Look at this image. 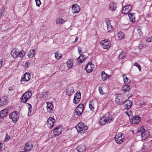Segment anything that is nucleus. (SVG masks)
Returning <instances> with one entry per match:
<instances>
[{"instance_id":"f257e3e1","label":"nucleus","mask_w":152,"mask_h":152,"mask_svg":"<svg viewBox=\"0 0 152 152\" xmlns=\"http://www.w3.org/2000/svg\"><path fill=\"white\" fill-rule=\"evenodd\" d=\"M25 52L23 50L19 51L17 48H14L12 50L11 55L14 58L22 57L25 54Z\"/></svg>"},{"instance_id":"f03ea898","label":"nucleus","mask_w":152,"mask_h":152,"mask_svg":"<svg viewBox=\"0 0 152 152\" xmlns=\"http://www.w3.org/2000/svg\"><path fill=\"white\" fill-rule=\"evenodd\" d=\"M76 128L78 132L83 134L87 131L88 127L84 123L80 122L76 126Z\"/></svg>"},{"instance_id":"7ed1b4c3","label":"nucleus","mask_w":152,"mask_h":152,"mask_svg":"<svg viewBox=\"0 0 152 152\" xmlns=\"http://www.w3.org/2000/svg\"><path fill=\"white\" fill-rule=\"evenodd\" d=\"M138 132L141 133V136L142 140H145L146 138L149 137V132L145 130L143 126L140 127L138 129Z\"/></svg>"},{"instance_id":"20e7f679","label":"nucleus","mask_w":152,"mask_h":152,"mask_svg":"<svg viewBox=\"0 0 152 152\" xmlns=\"http://www.w3.org/2000/svg\"><path fill=\"white\" fill-rule=\"evenodd\" d=\"M100 44L103 49H108L111 46V42L108 39L102 40Z\"/></svg>"},{"instance_id":"39448f33","label":"nucleus","mask_w":152,"mask_h":152,"mask_svg":"<svg viewBox=\"0 0 152 152\" xmlns=\"http://www.w3.org/2000/svg\"><path fill=\"white\" fill-rule=\"evenodd\" d=\"M32 94L31 92L28 91L24 93L20 97L21 102H26L31 97Z\"/></svg>"},{"instance_id":"423d86ee","label":"nucleus","mask_w":152,"mask_h":152,"mask_svg":"<svg viewBox=\"0 0 152 152\" xmlns=\"http://www.w3.org/2000/svg\"><path fill=\"white\" fill-rule=\"evenodd\" d=\"M84 109V105L82 104H79L75 109L76 115L77 116H80L82 114Z\"/></svg>"},{"instance_id":"0eeeda50","label":"nucleus","mask_w":152,"mask_h":152,"mask_svg":"<svg viewBox=\"0 0 152 152\" xmlns=\"http://www.w3.org/2000/svg\"><path fill=\"white\" fill-rule=\"evenodd\" d=\"M9 118L12 120L13 123H16L19 119V115L15 112H12L9 116Z\"/></svg>"},{"instance_id":"6e6552de","label":"nucleus","mask_w":152,"mask_h":152,"mask_svg":"<svg viewBox=\"0 0 152 152\" xmlns=\"http://www.w3.org/2000/svg\"><path fill=\"white\" fill-rule=\"evenodd\" d=\"M55 121V119L54 118L50 117L48 119L47 122V125L48 127L50 129L52 128L54 126Z\"/></svg>"},{"instance_id":"1a4fd4ad","label":"nucleus","mask_w":152,"mask_h":152,"mask_svg":"<svg viewBox=\"0 0 152 152\" xmlns=\"http://www.w3.org/2000/svg\"><path fill=\"white\" fill-rule=\"evenodd\" d=\"M124 138V135L122 134H120L115 136V140L117 143L121 144L123 142Z\"/></svg>"},{"instance_id":"9d476101","label":"nucleus","mask_w":152,"mask_h":152,"mask_svg":"<svg viewBox=\"0 0 152 152\" xmlns=\"http://www.w3.org/2000/svg\"><path fill=\"white\" fill-rule=\"evenodd\" d=\"M81 94L80 92L77 91L75 94L73 99V102L75 104H77L79 103L80 100Z\"/></svg>"},{"instance_id":"9b49d317","label":"nucleus","mask_w":152,"mask_h":152,"mask_svg":"<svg viewBox=\"0 0 152 152\" xmlns=\"http://www.w3.org/2000/svg\"><path fill=\"white\" fill-rule=\"evenodd\" d=\"M62 127L61 126H58L54 128L53 131V136H58L62 132Z\"/></svg>"},{"instance_id":"f8f14e48","label":"nucleus","mask_w":152,"mask_h":152,"mask_svg":"<svg viewBox=\"0 0 152 152\" xmlns=\"http://www.w3.org/2000/svg\"><path fill=\"white\" fill-rule=\"evenodd\" d=\"M95 67L94 65L91 62H89L85 67V69L87 73H89L91 72Z\"/></svg>"},{"instance_id":"ddd939ff","label":"nucleus","mask_w":152,"mask_h":152,"mask_svg":"<svg viewBox=\"0 0 152 152\" xmlns=\"http://www.w3.org/2000/svg\"><path fill=\"white\" fill-rule=\"evenodd\" d=\"M66 65L68 69H72L74 65V60L73 59H68L66 63Z\"/></svg>"},{"instance_id":"4468645a","label":"nucleus","mask_w":152,"mask_h":152,"mask_svg":"<svg viewBox=\"0 0 152 152\" xmlns=\"http://www.w3.org/2000/svg\"><path fill=\"white\" fill-rule=\"evenodd\" d=\"M80 10V6L77 4H73L72 6V11L73 14L79 12Z\"/></svg>"},{"instance_id":"2eb2a0df","label":"nucleus","mask_w":152,"mask_h":152,"mask_svg":"<svg viewBox=\"0 0 152 152\" xmlns=\"http://www.w3.org/2000/svg\"><path fill=\"white\" fill-rule=\"evenodd\" d=\"M101 79L103 81H105L111 77L110 75L107 74L104 71H102L101 74Z\"/></svg>"},{"instance_id":"dca6fc26","label":"nucleus","mask_w":152,"mask_h":152,"mask_svg":"<svg viewBox=\"0 0 152 152\" xmlns=\"http://www.w3.org/2000/svg\"><path fill=\"white\" fill-rule=\"evenodd\" d=\"M141 121L140 117L138 115H135L130 120V122L133 124L139 123Z\"/></svg>"},{"instance_id":"f3484780","label":"nucleus","mask_w":152,"mask_h":152,"mask_svg":"<svg viewBox=\"0 0 152 152\" xmlns=\"http://www.w3.org/2000/svg\"><path fill=\"white\" fill-rule=\"evenodd\" d=\"M132 105V101L127 100L124 103V110L129 109Z\"/></svg>"},{"instance_id":"a211bd4d","label":"nucleus","mask_w":152,"mask_h":152,"mask_svg":"<svg viewBox=\"0 0 152 152\" xmlns=\"http://www.w3.org/2000/svg\"><path fill=\"white\" fill-rule=\"evenodd\" d=\"M46 108L47 111L49 113H52L53 111V106L51 102H47Z\"/></svg>"},{"instance_id":"6ab92c4d","label":"nucleus","mask_w":152,"mask_h":152,"mask_svg":"<svg viewBox=\"0 0 152 152\" xmlns=\"http://www.w3.org/2000/svg\"><path fill=\"white\" fill-rule=\"evenodd\" d=\"M31 76L29 73H26L21 79V81H28L29 80Z\"/></svg>"},{"instance_id":"aec40b11","label":"nucleus","mask_w":152,"mask_h":152,"mask_svg":"<svg viewBox=\"0 0 152 152\" xmlns=\"http://www.w3.org/2000/svg\"><path fill=\"white\" fill-rule=\"evenodd\" d=\"M131 9V6L130 5L124 6L122 10V12L124 14L128 13Z\"/></svg>"},{"instance_id":"412c9836","label":"nucleus","mask_w":152,"mask_h":152,"mask_svg":"<svg viewBox=\"0 0 152 152\" xmlns=\"http://www.w3.org/2000/svg\"><path fill=\"white\" fill-rule=\"evenodd\" d=\"M8 109H4L0 111V118H2L4 117L8 113Z\"/></svg>"},{"instance_id":"4be33fe9","label":"nucleus","mask_w":152,"mask_h":152,"mask_svg":"<svg viewBox=\"0 0 152 152\" xmlns=\"http://www.w3.org/2000/svg\"><path fill=\"white\" fill-rule=\"evenodd\" d=\"M117 7L116 4L113 2H111L109 5V9L112 11L115 10Z\"/></svg>"},{"instance_id":"5701e85b","label":"nucleus","mask_w":152,"mask_h":152,"mask_svg":"<svg viewBox=\"0 0 152 152\" xmlns=\"http://www.w3.org/2000/svg\"><path fill=\"white\" fill-rule=\"evenodd\" d=\"M106 23L107 31L108 32H110L113 31V27L111 25L110 21L109 20H106Z\"/></svg>"},{"instance_id":"b1692460","label":"nucleus","mask_w":152,"mask_h":152,"mask_svg":"<svg viewBox=\"0 0 152 152\" xmlns=\"http://www.w3.org/2000/svg\"><path fill=\"white\" fill-rule=\"evenodd\" d=\"M66 94L68 96H71L74 92V89L73 87L69 86L66 90Z\"/></svg>"},{"instance_id":"393cba45","label":"nucleus","mask_w":152,"mask_h":152,"mask_svg":"<svg viewBox=\"0 0 152 152\" xmlns=\"http://www.w3.org/2000/svg\"><path fill=\"white\" fill-rule=\"evenodd\" d=\"M7 102V97L6 96L2 97L0 99V106L6 105Z\"/></svg>"},{"instance_id":"a878e982","label":"nucleus","mask_w":152,"mask_h":152,"mask_svg":"<svg viewBox=\"0 0 152 152\" xmlns=\"http://www.w3.org/2000/svg\"><path fill=\"white\" fill-rule=\"evenodd\" d=\"M86 58V56L82 54H81L77 59L78 63L79 64L82 63Z\"/></svg>"},{"instance_id":"bb28decb","label":"nucleus","mask_w":152,"mask_h":152,"mask_svg":"<svg viewBox=\"0 0 152 152\" xmlns=\"http://www.w3.org/2000/svg\"><path fill=\"white\" fill-rule=\"evenodd\" d=\"M128 16L129 20L132 22L135 21V14L134 13H129Z\"/></svg>"},{"instance_id":"cd10ccee","label":"nucleus","mask_w":152,"mask_h":152,"mask_svg":"<svg viewBox=\"0 0 152 152\" xmlns=\"http://www.w3.org/2000/svg\"><path fill=\"white\" fill-rule=\"evenodd\" d=\"M35 54V50L31 49L28 52V56L29 58H31L33 57Z\"/></svg>"},{"instance_id":"c85d7f7f","label":"nucleus","mask_w":152,"mask_h":152,"mask_svg":"<svg viewBox=\"0 0 152 152\" xmlns=\"http://www.w3.org/2000/svg\"><path fill=\"white\" fill-rule=\"evenodd\" d=\"M86 148V146L83 145L78 146L77 148V150L78 152H85Z\"/></svg>"},{"instance_id":"c756f323","label":"nucleus","mask_w":152,"mask_h":152,"mask_svg":"<svg viewBox=\"0 0 152 152\" xmlns=\"http://www.w3.org/2000/svg\"><path fill=\"white\" fill-rule=\"evenodd\" d=\"M32 147V144L31 143H28L25 144L24 148L25 150L29 151L31 149Z\"/></svg>"},{"instance_id":"7c9ffc66","label":"nucleus","mask_w":152,"mask_h":152,"mask_svg":"<svg viewBox=\"0 0 152 152\" xmlns=\"http://www.w3.org/2000/svg\"><path fill=\"white\" fill-rule=\"evenodd\" d=\"M105 118L106 119V121H107V123H108L111 122L113 121L114 119V118L112 116H104Z\"/></svg>"},{"instance_id":"2f4dec72","label":"nucleus","mask_w":152,"mask_h":152,"mask_svg":"<svg viewBox=\"0 0 152 152\" xmlns=\"http://www.w3.org/2000/svg\"><path fill=\"white\" fill-rule=\"evenodd\" d=\"M117 96L116 97L115 99V102L118 104H120L122 103V102L120 100L119 97L121 96V94H116Z\"/></svg>"},{"instance_id":"473e14b6","label":"nucleus","mask_w":152,"mask_h":152,"mask_svg":"<svg viewBox=\"0 0 152 152\" xmlns=\"http://www.w3.org/2000/svg\"><path fill=\"white\" fill-rule=\"evenodd\" d=\"M55 57L56 59L59 60L62 57V55L58 51L56 52L55 54Z\"/></svg>"},{"instance_id":"72a5a7b5","label":"nucleus","mask_w":152,"mask_h":152,"mask_svg":"<svg viewBox=\"0 0 152 152\" xmlns=\"http://www.w3.org/2000/svg\"><path fill=\"white\" fill-rule=\"evenodd\" d=\"M65 21L64 20L61 18H58L56 20V23L57 24H61L63 23Z\"/></svg>"},{"instance_id":"f704fd0d","label":"nucleus","mask_w":152,"mask_h":152,"mask_svg":"<svg viewBox=\"0 0 152 152\" xmlns=\"http://www.w3.org/2000/svg\"><path fill=\"white\" fill-rule=\"evenodd\" d=\"M136 30L137 31L138 34H139V37H137V39H140L142 37V33L141 31V28L140 27H137L136 28Z\"/></svg>"},{"instance_id":"c9c22d12","label":"nucleus","mask_w":152,"mask_h":152,"mask_svg":"<svg viewBox=\"0 0 152 152\" xmlns=\"http://www.w3.org/2000/svg\"><path fill=\"white\" fill-rule=\"evenodd\" d=\"M106 119L104 116L102 117L100 119L99 121V123L100 125H104L106 123H107V121H106Z\"/></svg>"},{"instance_id":"e433bc0d","label":"nucleus","mask_w":152,"mask_h":152,"mask_svg":"<svg viewBox=\"0 0 152 152\" xmlns=\"http://www.w3.org/2000/svg\"><path fill=\"white\" fill-rule=\"evenodd\" d=\"M130 89V86L127 85H125L123 86L121 89V91H124V92L127 91H129Z\"/></svg>"},{"instance_id":"4c0bfd02","label":"nucleus","mask_w":152,"mask_h":152,"mask_svg":"<svg viewBox=\"0 0 152 152\" xmlns=\"http://www.w3.org/2000/svg\"><path fill=\"white\" fill-rule=\"evenodd\" d=\"M124 113L126 114L129 118L130 116H131L132 115V111L129 109H126L124 110Z\"/></svg>"},{"instance_id":"58836bf2","label":"nucleus","mask_w":152,"mask_h":152,"mask_svg":"<svg viewBox=\"0 0 152 152\" xmlns=\"http://www.w3.org/2000/svg\"><path fill=\"white\" fill-rule=\"evenodd\" d=\"M27 106L28 108V115L30 116L31 115V113L32 110V107L31 104L29 103H27Z\"/></svg>"},{"instance_id":"ea45409f","label":"nucleus","mask_w":152,"mask_h":152,"mask_svg":"<svg viewBox=\"0 0 152 152\" xmlns=\"http://www.w3.org/2000/svg\"><path fill=\"white\" fill-rule=\"evenodd\" d=\"M48 91L47 90H44L41 94V96L44 98H45L48 96Z\"/></svg>"},{"instance_id":"a19ab883","label":"nucleus","mask_w":152,"mask_h":152,"mask_svg":"<svg viewBox=\"0 0 152 152\" xmlns=\"http://www.w3.org/2000/svg\"><path fill=\"white\" fill-rule=\"evenodd\" d=\"M118 37L119 39H121L124 37V34L122 32L120 31L118 33Z\"/></svg>"},{"instance_id":"79ce46f5","label":"nucleus","mask_w":152,"mask_h":152,"mask_svg":"<svg viewBox=\"0 0 152 152\" xmlns=\"http://www.w3.org/2000/svg\"><path fill=\"white\" fill-rule=\"evenodd\" d=\"M123 77L124 79V81L125 84H127L128 83V78L125 75H123Z\"/></svg>"},{"instance_id":"37998d69","label":"nucleus","mask_w":152,"mask_h":152,"mask_svg":"<svg viewBox=\"0 0 152 152\" xmlns=\"http://www.w3.org/2000/svg\"><path fill=\"white\" fill-rule=\"evenodd\" d=\"M93 103L92 101H91L89 102V107L90 110L92 111L94 109V107L93 106Z\"/></svg>"},{"instance_id":"c03bdc74","label":"nucleus","mask_w":152,"mask_h":152,"mask_svg":"<svg viewBox=\"0 0 152 152\" xmlns=\"http://www.w3.org/2000/svg\"><path fill=\"white\" fill-rule=\"evenodd\" d=\"M30 62L28 61L26 62L24 64H23V66L25 69L28 68L30 65Z\"/></svg>"},{"instance_id":"a18cd8bd","label":"nucleus","mask_w":152,"mask_h":152,"mask_svg":"<svg viewBox=\"0 0 152 152\" xmlns=\"http://www.w3.org/2000/svg\"><path fill=\"white\" fill-rule=\"evenodd\" d=\"M134 65L137 67L140 72L141 71V67L137 62H135L134 64Z\"/></svg>"},{"instance_id":"49530a36","label":"nucleus","mask_w":152,"mask_h":152,"mask_svg":"<svg viewBox=\"0 0 152 152\" xmlns=\"http://www.w3.org/2000/svg\"><path fill=\"white\" fill-rule=\"evenodd\" d=\"M99 93L103 95L104 94L103 91L102 90V88L101 86H99Z\"/></svg>"},{"instance_id":"de8ad7c7","label":"nucleus","mask_w":152,"mask_h":152,"mask_svg":"<svg viewBox=\"0 0 152 152\" xmlns=\"http://www.w3.org/2000/svg\"><path fill=\"white\" fill-rule=\"evenodd\" d=\"M35 2L37 6L39 7L41 3L40 0H35Z\"/></svg>"},{"instance_id":"09e8293b","label":"nucleus","mask_w":152,"mask_h":152,"mask_svg":"<svg viewBox=\"0 0 152 152\" xmlns=\"http://www.w3.org/2000/svg\"><path fill=\"white\" fill-rule=\"evenodd\" d=\"M125 56V54L124 53H121L119 56V58L123 59L124 58Z\"/></svg>"},{"instance_id":"8fccbe9b","label":"nucleus","mask_w":152,"mask_h":152,"mask_svg":"<svg viewBox=\"0 0 152 152\" xmlns=\"http://www.w3.org/2000/svg\"><path fill=\"white\" fill-rule=\"evenodd\" d=\"M4 10L3 9L0 10V19L3 16V13L4 12Z\"/></svg>"},{"instance_id":"3c124183","label":"nucleus","mask_w":152,"mask_h":152,"mask_svg":"<svg viewBox=\"0 0 152 152\" xmlns=\"http://www.w3.org/2000/svg\"><path fill=\"white\" fill-rule=\"evenodd\" d=\"M146 42H149L152 41V37H149L146 39L145 40Z\"/></svg>"},{"instance_id":"603ef678","label":"nucleus","mask_w":152,"mask_h":152,"mask_svg":"<svg viewBox=\"0 0 152 152\" xmlns=\"http://www.w3.org/2000/svg\"><path fill=\"white\" fill-rule=\"evenodd\" d=\"M10 137L9 136L7 135L6 136L4 140L6 142H7L8 141V140L10 139Z\"/></svg>"},{"instance_id":"864d4df0","label":"nucleus","mask_w":152,"mask_h":152,"mask_svg":"<svg viewBox=\"0 0 152 152\" xmlns=\"http://www.w3.org/2000/svg\"><path fill=\"white\" fill-rule=\"evenodd\" d=\"M3 147V143L0 142V151H1Z\"/></svg>"},{"instance_id":"5fc2aeb1","label":"nucleus","mask_w":152,"mask_h":152,"mask_svg":"<svg viewBox=\"0 0 152 152\" xmlns=\"http://www.w3.org/2000/svg\"><path fill=\"white\" fill-rule=\"evenodd\" d=\"M3 63L2 59H0V68L1 67Z\"/></svg>"},{"instance_id":"6e6d98bb","label":"nucleus","mask_w":152,"mask_h":152,"mask_svg":"<svg viewBox=\"0 0 152 152\" xmlns=\"http://www.w3.org/2000/svg\"><path fill=\"white\" fill-rule=\"evenodd\" d=\"M78 50L79 53H81V48L80 47H78Z\"/></svg>"},{"instance_id":"4d7b16f0","label":"nucleus","mask_w":152,"mask_h":152,"mask_svg":"<svg viewBox=\"0 0 152 152\" xmlns=\"http://www.w3.org/2000/svg\"><path fill=\"white\" fill-rule=\"evenodd\" d=\"M145 103L144 102H143L142 103V104L140 103V105L141 107H143V105H145Z\"/></svg>"},{"instance_id":"13d9d810","label":"nucleus","mask_w":152,"mask_h":152,"mask_svg":"<svg viewBox=\"0 0 152 152\" xmlns=\"http://www.w3.org/2000/svg\"><path fill=\"white\" fill-rule=\"evenodd\" d=\"M145 147L143 146L142 148V151H145Z\"/></svg>"},{"instance_id":"bf43d9fd","label":"nucleus","mask_w":152,"mask_h":152,"mask_svg":"<svg viewBox=\"0 0 152 152\" xmlns=\"http://www.w3.org/2000/svg\"><path fill=\"white\" fill-rule=\"evenodd\" d=\"M138 33V32H137V33H136V36H137L136 39H137V37H139V34H137V33Z\"/></svg>"},{"instance_id":"052dcab7","label":"nucleus","mask_w":152,"mask_h":152,"mask_svg":"<svg viewBox=\"0 0 152 152\" xmlns=\"http://www.w3.org/2000/svg\"><path fill=\"white\" fill-rule=\"evenodd\" d=\"M77 41V40H76L75 39V41L73 42H72V43L73 44H74Z\"/></svg>"},{"instance_id":"680f3d73","label":"nucleus","mask_w":152,"mask_h":152,"mask_svg":"<svg viewBox=\"0 0 152 152\" xmlns=\"http://www.w3.org/2000/svg\"><path fill=\"white\" fill-rule=\"evenodd\" d=\"M8 89L9 91H11L12 90L13 88L12 87H9Z\"/></svg>"},{"instance_id":"e2e57ef3","label":"nucleus","mask_w":152,"mask_h":152,"mask_svg":"<svg viewBox=\"0 0 152 152\" xmlns=\"http://www.w3.org/2000/svg\"><path fill=\"white\" fill-rule=\"evenodd\" d=\"M75 39L77 41L78 39V37H76Z\"/></svg>"}]
</instances>
